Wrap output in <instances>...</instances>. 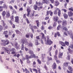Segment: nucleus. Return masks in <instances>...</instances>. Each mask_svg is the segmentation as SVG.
I'll return each mask as SVG.
<instances>
[{
    "label": "nucleus",
    "instance_id": "obj_55",
    "mask_svg": "<svg viewBox=\"0 0 73 73\" xmlns=\"http://www.w3.org/2000/svg\"><path fill=\"white\" fill-rule=\"evenodd\" d=\"M63 30L65 31H67V29L66 27H64L63 29Z\"/></svg>",
    "mask_w": 73,
    "mask_h": 73
},
{
    "label": "nucleus",
    "instance_id": "obj_52",
    "mask_svg": "<svg viewBox=\"0 0 73 73\" xmlns=\"http://www.w3.org/2000/svg\"><path fill=\"white\" fill-rule=\"evenodd\" d=\"M47 58L48 60H52V58L51 57L49 58V57H48Z\"/></svg>",
    "mask_w": 73,
    "mask_h": 73
},
{
    "label": "nucleus",
    "instance_id": "obj_53",
    "mask_svg": "<svg viewBox=\"0 0 73 73\" xmlns=\"http://www.w3.org/2000/svg\"><path fill=\"white\" fill-rule=\"evenodd\" d=\"M70 47L71 49H73V43L70 44Z\"/></svg>",
    "mask_w": 73,
    "mask_h": 73
},
{
    "label": "nucleus",
    "instance_id": "obj_45",
    "mask_svg": "<svg viewBox=\"0 0 73 73\" xmlns=\"http://www.w3.org/2000/svg\"><path fill=\"white\" fill-rule=\"evenodd\" d=\"M37 62H38V64H41V60L39 59H38L37 60Z\"/></svg>",
    "mask_w": 73,
    "mask_h": 73
},
{
    "label": "nucleus",
    "instance_id": "obj_41",
    "mask_svg": "<svg viewBox=\"0 0 73 73\" xmlns=\"http://www.w3.org/2000/svg\"><path fill=\"white\" fill-rule=\"evenodd\" d=\"M60 15H61V10L59 9L58 11V15L59 16H60Z\"/></svg>",
    "mask_w": 73,
    "mask_h": 73
},
{
    "label": "nucleus",
    "instance_id": "obj_37",
    "mask_svg": "<svg viewBox=\"0 0 73 73\" xmlns=\"http://www.w3.org/2000/svg\"><path fill=\"white\" fill-rule=\"evenodd\" d=\"M15 32L17 34H21V32H20L17 30H15Z\"/></svg>",
    "mask_w": 73,
    "mask_h": 73
},
{
    "label": "nucleus",
    "instance_id": "obj_34",
    "mask_svg": "<svg viewBox=\"0 0 73 73\" xmlns=\"http://www.w3.org/2000/svg\"><path fill=\"white\" fill-rule=\"evenodd\" d=\"M33 8L35 10H37V6L36 5H35L33 6Z\"/></svg>",
    "mask_w": 73,
    "mask_h": 73
},
{
    "label": "nucleus",
    "instance_id": "obj_58",
    "mask_svg": "<svg viewBox=\"0 0 73 73\" xmlns=\"http://www.w3.org/2000/svg\"><path fill=\"white\" fill-rule=\"evenodd\" d=\"M23 18L24 19H26L27 17V15H26V14H25L23 15Z\"/></svg>",
    "mask_w": 73,
    "mask_h": 73
},
{
    "label": "nucleus",
    "instance_id": "obj_21",
    "mask_svg": "<svg viewBox=\"0 0 73 73\" xmlns=\"http://www.w3.org/2000/svg\"><path fill=\"white\" fill-rule=\"evenodd\" d=\"M63 65L65 67H67L68 66V62H64L63 64Z\"/></svg>",
    "mask_w": 73,
    "mask_h": 73
},
{
    "label": "nucleus",
    "instance_id": "obj_46",
    "mask_svg": "<svg viewBox=\"0 0 73 73\" xmlns=\"http://www.w3.org/2000/svg\"><path fill=\"white\" fill-rule=\"evenodd\" d=\"M44 57H45V54H42V60H44Z\"/></svg>",
    "mask_w": 73,
    "mask_h": 73
},
{
    "label": "nucleus",
    "instance_id": "obj_17",
    "mask_svg": "<svg viewBox=\"0 0 73 73\" xmlns=\"http://www.w3.org/2000/svg\"><path fill=\"white\" fill-rule=\"evenodd\" d=\"M15 21L16 23H19V17L17 16L15 17Z\"/></svg>",
    "mask_w": 73,
    "mask_h": 73
},
{
    "label": "nucleus",
    "instance_id": "obj_63",
    "mask_svg": "<svg viewBox=\"0 0 73 73\" xmlns=\"http://www.w3.org/2000/svg\"><path fill=\"white\" fill-rule=\"evenodd\" d=\"M41 29L42 30H44V26H43V25H42V26L41 28Z\"/></svg>",
    "mask_w": 73,
    "mask_h": 73
},
{
    "label": "nucleus",
    "instance_id": "obj_18",
    "mask_svg": "<svg viewBox=\"0 0 73 73\" xmlns=\"http://www.w3.org/2000/svg\"><path fill=\"white\" fill-rule=\"evenodd\" d=\"M59 44H61V45H62V46H66L65 45V43H64V42L60 41L59 42Z\"/></svg>",
    "mask_w": 73,
    "mask_h": 73
},
{
    "label": "nucleus",
    "instance_id": "obj_12",
    "mask_svg": "<svg viewBox=\"0 0 73 73\" xmlns=\"http://www.w3.org/2000/svg\"><path fill=\"white\" fill-rule=\"evenodd\" d=\"M52 69H56V64L54 63L52 66Z\"/></svg>",
    "mask_w": 73,
    "mask_h": 73
},
{
    "label": "nucleus",
    "instance_id": "obj_8",
    "mask_svg": "<svg viewBox=\"0 0 73 73\" xmlns=\"http://www.w3.org/2000/svg\"><path fill=\"white\" fill-rule=\"evenodd\" d=\"M68 15L69 17H72L73 16V13L71 11H69L68 12Z\"/></svg>",
    "mask_w": 73,
    "mask_h": 73
},
{
    "label": "nucleus",
    "instance_id": "obj_47",
    "mask_svg": "<svg viewBox=\"0 0 73 73\" xmlns=\"http://www.w3.org/2000/svg\"><path fill=\"white\" fill-rule=\"evenodd\" d=\"M33 70L34 71H35L36 73H38V71H37V69L34 68L33 69Z\"/></svg>",
    "mask_w": 73,
    "mask_h": 73
},
{
    "label": "nucleus",
    "instance_id": "obj_26",
    "mask_svg": "<svg viewBox=\"0 0 73 73\" xmlns=\"http://www.w3.org/2000/svg\"><path fill=\"white\" fill-rule=\"evenodd\" d=\"M35 54H34L33 53L32 54H31V56H30V58H33V57H35Z\"/></svg>",
    "mask_w": 73,
    "mask_h": 73
},
{
    "label": "nucleus",
    "instance_id": "obj_61",
    "mask_svg": "<svg viewBox=\"0 0 73 73\" xmlns=\"http://www.w3.org/2000/svg\"><path fill=\"white\" fill-rule=\"evenodd\" d=\"M25 71L26 72V73H29V71L27 68H25Z\"/></svg>",
    "mask_w": 73,
    "mask_h": 73
},
{
    "label": "nucleus",
    "instance_id": "obj_30",
    "mask_svg": "<svg viewBox=\"0 0 73 73\" xmlns=\"http://www.w3.org/2000/svg\"><path fill=\"white\" fill-rule=\"evenodd\" d=\"M61 28V25H59L57 27V31H59Z\"/></svg>",
    "mask_w": 73,
    "mask_h": 73
},
{
    "label": "nucleus",
    "instance_id": "obj_60",
    "mask_svg": "<svg viewBox=\"0 0 73 73\" xmlns=\"http://www.w3.org/2000/svg\"><path fill=\"white\" fill-rule=\"evenodd\" d=\"M7 33H8V31H5L3 33V34H4L5 35H7Z\"/></svg>",
    "mask_w": 73,
    "mask_h": 73
},
{
    "label": "nucleus",
    "instance_id": "obj_15",
    "mask_svg": "<svg viewBox=\"0 0 73 73\" xmlns=\"http://www.w3.org/2000/svg\"><path fill=\"white\" fill-rule=\"evenodd\" d=\"M27 11L28 12V14L27 15V16L28 17H29V13L30 12H31V10L30 9V8L29 7L27 9Z\"/></svg>",
    "mask_w": 73,
    "mask_h": 73
},
{
    "label": "nucleus",
    "instance_id": "obj_49",
    "mask_svg": "<svg viewBox=\"0 0 73 73\" xmlns=\"http://www.w3.org/2000/svg\"><path fill=\"white\" fill-rule=\"evenodd\" d=\"M3 27L1 26V25H0V31H1L2 30H3Z\"/></svg>",
    "mask_w": 73,
    "mask_h": 73
},
{
    "label": "nucleus",
    "instance_id": "obj_25",
    "mask_svg": "<svg viewBox=\"0 0 73 73\" xmlns=\"http://www.w3.org/2000/svg\"><path fill=\"white\" fill-rule=\"evenodd\" d=\"M48 1L47 0H42V3L44 4L45 3L46 4H48Z\"/></svg>",
    "mask_w": 73,
    "mask_h": 73
},
{
    "label": "nucleus",
    "instance_id": "obj_16",
    "mask_svg": "<svg viewBox=\"0 0 73 73\" xmlns=\"http://www.w3.org/2000/svg\"><path fill=\"white\" fill-rule=\"evenodd\" d=\"M58 19V17L55 16L54 17L53 20L54 21H57Z\"/></svg>",
    "mask_w": 73,
    "mask_h": 73
},
{
    "label": "nucleus",
    "instance_id": "obj_4",
    "mask_svg": "<svg viewBox=\"0 0 73 73\" xmlns=\"http://www.w3.org/2000/svg\"><path fill=\"white\" fill-rule=\"evenodd\" d=\"M62 25L63 27H65V26H66L67 25V22L65 20H64L63 21Z\"/></svg>",
    "mask_w": 73,
    "mask_h": 73
},
{
    "label": "nucleus",
    "instance_id": "obj_31",
    "mask_svg": "<svg viewBox=\"0 0 73 73\" xmlns=\"http://www.w3.org/2000/svg\"><path fill=\"white\" fill-rule=\"evenodd\" d=\"M27 45L28 46H30V47H32V46H33V44L32 43H30L29 44L28 43Z\"/></svg>",
    "mask_w": 73,
    "mask_h": 73
},
{
    "label": "nucleus",
    "instance_id": "obj_1",
    "mask_svg": "<svg viewBox=\"0 0 73 73\" xmlns=\"http://www.w3.org/2000/svg\"><path fill=\"white\" fill-rule=\"evenodd\" d=\"M41 34L42 35V38L43 40H44V41L45 42V44L46 45H50V44H52L53 43V42L51 41L50 40V39H49V36H46V38L45 37V36L44 35V34H43L42 33H41Z\"/></svg>",
    "mask_w": 73,
    "mask_h": 73
},
{
    "label": "nucleus",
    "instance_id": "obj_54",
    "mask_svg": "<svg viewBox=\"0 0 73 73\" xmlns=\"http://www.w3.org/2000/svg\"><path fill=\"white\" fill-rule=\"evenodd\" d=\"M31 62L29 60H28L27 61V64H29L30 63H31Z\"/></svg>",
    "mask_w": 73,
    "mask_h": 73
},
{
    "label": "nucleus",
    "instance_id": "obj_27",
    "mask_svg": "<svg viewBox=\"0 0 73 73\" xmlns=\"http://www.w3.org/2000/svg\"><path fill=\"white\" fill-rule=\"evenodd\" d=\"M36 25H37V27H39V22H38V20H36Z\"/></svg>",
    "mask_w": 73,
    "mask_h": 73
},
{
    "label": "nucleus",
    "instance_id": "obj_44",
    "mask_svg": "<svg viewBox=\"0 0 73 73\" xmlns=\"http://www.w3.org/2000/svg\"><path fill=\"white\" fill-rule=\"evenodd\" d=\"M57 25V22H54L53 24V27H55Z\"/></svg>",
    "mask_w": 73,
    "mask_h": 73
},
{
    "label": "nucleus",
    "instance_id": "obj_62",
    "mask_svg": "<svg viewBox=\"0 0 73 73\" xmlns=\"http://www.w3.org/2000/svg\"><path fill=\"white\" fill-rule=\"evenodd\" d=\"M10 19L11 20H13V16L12 15L10 17Z\"/></svg>",
    "mask_w": 73,
    "mask_h": 73
},
{
    "label": "nucleus",
    "instance_id": "obj_23",
    "mask_svg": "<svg viewBox=\"0 0 73 73\" xmlns=\"http://www.w3.org/2000/svg\"><path fill=\"white\" fill-rule=\"evenodd\" d=\"M34 13H33L31 15H30V17L31 19H34Z\"/></svg>",
    "mask_w": 73,
    "mask_h": 73
},
{
    "label": "nucleus",
    "instance_id": "obj_9",
    "mask_svg": "<svg viewBox=\"0 0 73 73\" xmlns=\"http://www.w3.org/2000/svg\"><path fill=\"white\" fill-rule=\"evenodd\" d=\"M36 4L37 5V6H41V5H42V3H41V2H39L38 3H37V2H36Z\"/></svg>",
    "mask_w": 73,
    "mask_h": 73
},
{
    "label": "nucleus",
    "instance_id": "obj_39",
    "mask_svg": "<svg viewBox=\"0 0 73 73\" xmlns=\"http://www.w3.org/2000/svg\"><path fill=\"white\" fill-rule=\"evenodd\" d=\"M29 53L30 54H33V52L31 50H30L29 52Z\"/></svg>",
    "mask_w": 73,
    "mask_h": 73
},
{
    "label": "nucleus",
    "instance_id": "obj_40",
    "mask_svg": "<svg viewBox=\"0 0 73 73\" xmlns=\"http://www.w3.org/2000/svg\"><path fill=\"white\" fill-rule=\"evenodd\" d=\"M70 55H68L66 59L68 60H70Z\"/></svg>",
    "mask_w": 73,
    "mask_h": 73
},
{
    "label": "nucleus",
    "instance_id": "obj_3",
    "mask_svg": "<svg viewBox=\"0 0 73 73\" xmlns=\"http://www.w3.org/2000/svg\"><path fill=\"white\" fill-rule=\"evenodd\" d=\"M68 34L70 35V37L73 40V34L72 33V32L70 31L68 32Z\"/></svg>",
    "mask_w": 73,
    "mask_h": 73
},
{
    "label": "nucleus",
    "instance_id": "obj_5",
    "mask_svg": "<svg viewBox=\"0 0 73 73\" xmlns=\"http://www.w3.org/2000/svg\"><path fill=\"white\" fill-rule=\"evenodd\" d=\"M2 49L3 50H5V51H7V53H8V54H10V52H9V51L8 50V48H5L4 47H2Z\"/></svg>",
    "mask_w": 73,
    "mask_h": 73
},
{
    "label": "nucleus",
    "instance_id": "obj_14",
    "mask_svg": "<svg viewBox=\"0 0 73 73\" xmlns=\"http://www.w3.org/2000/svg\"><path fill=\"white\" fill-rule=\"evenodd\" d=\"M29 26L31 31H33V33H34V30H33V29L32 28H33V26L31 24H30Z\"/></svg>",
    "mask_w": 73,
    "mask_h": 73
},
{
    "label": "nucleus",
    "instance_id": "obj_19",
    "mask_svg": "<svg viewBox=\"0 0 73 73\" xmlns=\"http://www.w3.org/2000/svg\"><path fill=\"white\" fill-rule=\"evenodd\" d=\"M59 4L60 3H59V2H58V1H55V6H58Z\"/></svg>",
    "mask_w": 73,
    "mask_h": 73
},
{
    "label": "nucleus",
    "instance_id": "obj_29",
    "mask_svg": "<svg viewBox=\"0 0 73 73\" xmlns=\"http://www.w3.org/2000/svg\"><path fill=\"white\" fill-rule=\"evenodd\" d=\"M3 7L4 8L7 9V5H6L5 4H3Z\"/></svg>",
    "mask_w": 73,
    "mask_h": 73
},
{
    "label": "nucleus",
    "instance_id": "obj_50",
    "mask_svg": "<svg viewBox=\"0 0 73 73\" xmlns=\"http://www.w3.org/2000/svg\"><path fill=\"white\" fill-rule=\"evenodd\" d=\"M33 67L34 68H35V66H34V65H36V62H33Z\"/></svg>",
    "mask_w": 73,
    "mask_h": 73
},
{
    "label": "nucleus",
    "instance_id": "obj_64",
    "mask_svg": "<svg viewBox=\"0 0 73 73\" xmlns=\"http://www.w3.org/2000/svg\"><path fill=\"white\" fill-rule=\"evenodd\" d=\"M64 35H65V36H67V33L65 32H64Z\"/></svg>",
    "mask_w": 73,
    "mask_h": 73
},
{
    "label": "nucleus",
    "instance_id": "obj_32",
    "mask_svg": "<svg viewBox=\"0 0 73 73\" xmlns=\"http://www.w3.org/2000/svg\"><path fill=\"white\" fill-rule=\"evenodd\" d=\"M63 16L65 18V19H67L68 18V16L66 14L64 13L63 15Z\"/></svg>",
    "mask_w": 73,
    "mask_h": 73
},
{
    "label": "nucleus",
    "instance_id": "obj_42",
    "mask_svg": "<svg viewBox=\"0 0 73 73\" xmlns=\"http://www.w3.org/2000/svg\"><path fill=\"white\" fill-rule=\"evenodd\" d=\"M65 44L67 46H68V45H69V42L67 41H65Z\"/></svg>",
    "mask_w": 73,
    "mask_h": 73
},
{
    "label": "nucleus",
    "instance_id": "obj_43",
    "mask_svg": "<svg viewBox=\"0 0 73 73\" xmlns=\"http://www.w3.org/2000/svg\"><path fill=\"white\" fill-rule=\"evenodd\" d=\"M68 50L69 53H70L72 54V50H71V49L70 48H68Z\"/></svg>",
    "mask_w": 73,
    "mask_h": 73
},
{
    "label": "nucleus",
    "instance_id": "obj_22",
    "mask_svg": "<svg viewBox=\"0 0 73 73\" xmlns=\"http://www.w3.org/2000/svg\"><path fill=\"white\" fill-rule=\"evenodd\" d=\"M35 44L36 45H39L40 44V43H39L38 42V41L37 40H35Z\"/></svg>",
    "mask_w": 73,
    "mask_h": 73
},
{
    "label": "nucleus",
    "instance_id": "obj_33",
    "mask_svg": "<svg viewBox=\"0 0 73 73\" xmlns=\"http://www.w3.org/2000/svg\"><path fill=\"white\" fill-rule=\"evenodd\" d=\"M25 57L26 58V60H27V59H29V58H31V57H30V56H29L26 55L25 56Z\"/></svg>",
    "mask_w": 73,
    "mask_h": 73
},
{
    "label": "nucleus",
    "instance_id": "obj_57",
    "mask_svg": "<svg viewBox=\"0 0 73 73\" xmlns=\"http://www.w3.org/2000/svg\"><path fill=\"white\" fill-rule=\"evenodd\" d=\"M50 1L51 3H52V4L54 3V0H49Z\"/></svg>",
    "mask_w": 73,
    "mask_h": 73
},
{
    "label": "nucleus",
    "instance_id": "obj_11",
    "mask_svg": "<svg viewBox=\"0 0 73 73\" xmlns=\"http://www.w3.org/2000/svg\"><path fill=\"white\" fill-rule=\"evenodd\" d=\"M49 13L50 14V16H52L53 15V12L51 11H48L47 12V15H49Z\"/></svg>",
    "mask_w": 73,
    "mask_h": 73
},
{
    "label": "nucleus",
    "instance_id": "obj_6",
    "mask_svg": "<svg viewBox=\"0 0 73 73\" xmlns=\"http://www.w3.org/2000/svg\"><path fill=\"white\" fill-rule=\"evenodd\" d=\"M26 37L27 38H29V37H31V38H32L33 37V34H26Z\"/></svg>",
    "mask_w": 73,
    "mask_h": 73
},
{
    "label": "nucleus",
    "instance_id": "obj_38",
    "mask_svg": "<svg viewBox=\"0 0 73 73\" xmlns=\"http://www.w3.org/2000/svg\"><path fill=\"white\" fill-rule=\"evenodd\" d=\"M57 55L55 54L54 55V58L55 60H57Z\"/></svg>",
    "mask_w": 73,
    "mask_h": 73
},
{
    "label": "nucleus",
    "instance_id": "obj_59",
    "mask_svg": "<svg viewBox=\"0 0 73 73\" xmlns=\"http://www.w3.org/2000/svg\"><path fill=\"white\" fill-rule=\"evenodd\" d=\"M58 53V50H56L55 51V54L57 55V54Z\"/></svg>",
    "mask_w": 73,
    "mask_h": 73
},
{
    "label": "nucleus",
    "instance_id": "obj_7",
    "mask_svg": "<svg viewBox=\"0 0 73 73\" xmlns=\"http://www.w3.org/2000/svg\"><path fill=\"white\" fill-rule=\"evenodd\" d=\"M7 14L6 15V17H10V14H9V11H6Z\"/></svg>",
    "mask_w": 73,
    "mask_h": 73
},
{
    "label": "nucleus",
    "instance_id": "obj_48",
    "mask_svg": "<svg viewBox=\"0 0 73 73\" xmlns=\"http://www.w3.org/2000/svg\"><path fill=\"white\" fill-rule=\"evenodd\" d=\"M26 21L27 24H29L30 22L28 18H26Z\"/></svg>",
    "mask_w": 73,
    "mask_h": 73
},
{
    "label": "nucleus",
    "instance_id": "obj_13",
    "mask_svg": "<svg viewBox=\"0 0 73 73\" xmlns=\"http://www.w3.org/2000/svg\"><path fill=\"white\" fill-rule=\"evenodd\" d=\"M15 46L17 49H20V48H19V47H20V46H19V45H17V42L15 43Z\"/></svg>",
    "mask_w": 73,
    "mask_h": 73
},
{
    "label": "nucleus",
    "instance_id": "obj_24",
    "mask_svg": "<svg viewBox=\"0 0 73 73\" xmlns=\"http://www.w3.org/2000/svg\"><path fill=\"white\" fill-rule=\"evenodd\" d=\"M9 43V41L8 40H7L5 42V45H8Z\"/></svg>",
    "mask_w": 73,
    "mask_h": 73
},
{
    "label": "nucleus",
    "instance_id": "obj_51",
    "mask_svg": "<svg viewBox=\"0 0 73 73\" xmlns=\"http://www.w3.org/2000/svg\"><path fill=\"white\" fill-rule=\"evenodd\" d=\"M56 34L58 36H60V32H57Z\"/></svg>",
    "mask_w": 73,
    "mask_h": 73
},
{
    "label": "nucleus",
    "instance_id": "obj_28",
    "mask_svg": "<svg viewBox=\"0 0 73 73\" xmlns=\"http://www.w3.org/2000/svg\"><path fill=\"white\" fill-rule=\"evenodd\" d=\"M68 69L70 71V72H72V67L70 66H69L68 67Z\"/></svg>",
    "mask_w": 73,
    "mask_h": 73
},
{
    "label": "nucleus",
    "instance_id": "obj_56",
    "mask_svg": "<svg viewBox=\"0 0 73 73\" xmlns=\"http://www.w3.org/2000/svg\"><path fill=\"white\" fill-rule=\"evenodd\" d=\"M9 8H10V9L11 10L13 9V7H12V6L11 5H9Z\"/></svg>",
    "mask_w": 73,
    "mask_h": 73
},
{
    "label": "nucleus",
    "instance_id": "obj_36",
    "mask_svg": "<svg viewBox=\"0 0 73 73\" xmlns=\"http://www.w3.org/2000/svg\"><path fill=\"white\" fill-rule=\"evenodd\" d=\"M36 40H40V38H41V36H36Z\"/></svg>",
    "mask_w": 73,
    "mask_h": 73
},
{
    "label": "nucleus",
    "instance_id": "obj_10",
    "mask_svg": "<svg viewBox=\"0 0 73 73\" xmlns=\"http://www.w3.org/2000/svg\"><path fill=\"white\" fill-rule=\"evenodd\" d=\"M63 55V53L61 52H59V54L58 55V58H62V55Z\"/></svg>",
    "mask_w": 73,
    "mask_h": 73
},
{
    "label": "nucleus",
    "instance_id": "obj_35",
    "mask_svg": "<svg viewBox=\"0 0 73 73\" xmlns=\"http://www.w3.org/2000/svg\"><path fill=\"white\" fill-rule=\"evenodd\" d=\"M5 14H6V13H5V11H3V12L2 13V14L3 16H5Z\"/></svg>",
    "mask_w": 73,
    "mask_h": 73
},
{
    "label": "nucleus",
    "instance_id": "obj_20",
    "mask_svg": "<svg viewBox=\"0 0 73 73\" xmlns=\"http://www.w3.org/2000/svg\"><path fill=\"white\" fill-rule=\"evenodd\" d=\"M59 10V9L58 8H57L54 11V15H56V14H57V11H58Z\"/></svg>",
    "mask_w": 73,
    "mask_h": 73
},
{
    "label": "nucleus",
    "instance_id": "obj_2",
    "mask_svg": "<svg viewBox=\"0 0 73 73\" xmlns=\"http://www.w3.org/2000/svg\"><path fill=\"white\" fill-rule=\"evenodd\" d=\"M24 42L25 43V45H28V42H27V39L25 38H24L22 40V44L21 48V50H24Z\"/></svg>",
    "mask_w": 73,
    "mask_h": 73
}]
</instances>
